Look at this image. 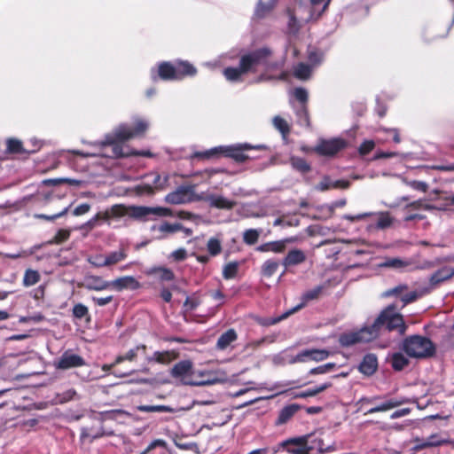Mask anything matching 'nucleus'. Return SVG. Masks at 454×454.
<instances>
[{"label":"nucleus","instance_id":"nucleus-1","mask_svg":"<svg viewBox=\"0 0 454 454\" xmlns=\"http://www.w3.org/2000/svg\"><path fill=\"white\" fill-rule=\"evenodd\" d=\"M381 326H386L387 330L396 329L401 333L406 330L402 315L395 312V307L389 306L380 313L372 326L340 335V343L342 346H351L359 342L371 341L378 336Z\"/></svg>","mask_w":454,"mask_h":454},{"label":"nucleus","instance_id":"nucleus-2","mask_svg":"<svg viewBox=\"0 0 454 454\" xmlns=\"http://www.w3.org/2000/svg\"><path fill=\"white\" fill-rule=\"evenodd\" d=\"M406 354L415 358H426L434 353V346L432 341L422 336L414 335L406 339L403 345Z\"/></svg>","mask_w":454,"mask_h":454},{"label":"nucleus","instance_id":"nucleus-3","mask_svg":"<svg viewBox=\"0 0 454 454\" xmlns=\"http://www.w3.org/2000/svg\"><path fill=\"white\" fill-rule=\"evenodd\" d=\"M151 215L172 216L171 209L163 207L129 206V217L138 221H147Z\"/></svg>","mask_w":454,"mask_h":454},{"label":"nucleus","instance_id":"nucleus-4","mask_svg":"<svg viewBox=\"0 0 454 454\" xmlns=\"http://www.w3.org/2000/svg\"><path fill=\"white\" fill-rule=\"evenodd\" d=\"M270 55V51L266 48L246 52L240 57L239 65L246 74L249 72H254L255 67L258 65L263 63Z\"/></svg>","mask_w":454,"mask_h":454},{"label":"nucleus","instance_id":"nucleus-5","mask_svg":"<svg viewBox=\"0 0 454 454\" xmlns=\"http://www.w3.org/2000/svg\"><path fill=\"white\" fill-rule=\"evenodd\" d=\"M148 128V124L143 120H137L134 129L126 126L119 127L114 134V137H107L108 144L128 140L143 135Z\"/></svg>","mask_w":454,"mask_h":454},{"label":"nucleus","instance_id":"nucleus-6","mask_svg":"<svg viewBox=\"0 0 454 454\" xmlns=\"http://www.w3.org/2000/svg\"><path fill=\"white\" fill-rule=\"evenodd\" d=\"M192 386H210L227 381V377L224 372L218 371H206L195 370L193 375Z\"/></svg>","mask_w":454,"mask_h":454},{"label":"nucleus","instance_id":"nucleus-7","mask_svg":"<svg viewBox=\"0 0 454 454\" xmlns=\"http://www.w3.org/2000/svg\"><path fill=\"white\" fill-rule=\"evenodd\" d=\"M195 369L190 360L180 361L176 364L171 371V376L178 380L181 384L192 386Z\"/></svg>","mask_w":454,"mask_h":454},{"label":"nucleus","instance_id":"nucleus-8","mask_svg":"<svg viewBox=\"0 0 454 454\" xmlns=\"http://www.w3.org/2000/svg\"><path fill=\"white\" fill-rule=\"evenodd\" d=\"M347 146V142L340 137L321 139L313 151L321 156L332 157Z\"/></svg>","mask_w":454,"mask_h":454},{"label":"nucleus","instance_id":"nucleus-9","mask_svg":"<svg viewBox=\"0 0 454 454\" xmlns=\"http://www.w3.org/2000/svg\"><path fill=\"white\" fill-rule=\"evenodd\" d=\"M280 446L292 454H309L312 449L308 445V436L286 440Z\"/></svg>","mask_w":454,"mask_h":454},{"label":"nucleus","instance_id":"nucleus-10","mask_svg":"<svg viewBox=\"0 0 454 454\" xmlns=\"http://www.w3.org/2000/svg\"><path fill=\"white\" fill-rule=\"evenodd\" d=\"M330 356V352L326 349H305L293 357L290 363H305L309 360L321 362Z\"/></svg>","mask_w":454,"mask_h":454},{"label":"nucleus","instance_id":"nucleus-11","mask_svg":"<svg viewBox=\"0 0 454 454\" xmlns=\"http://www.w3.org/2000/svg\"><path fill=\"white\" fill-rule=\"evenodd\" d=\"M384 296H396L401 299L403 306L416 301L420 294L417 291H408L406 285H399L384 293Z\"/></svg>","mask_w":454,"mask_h":454},{"label":"nucleus","instance_id":"nucleus-12","mask_svg":"<svg viewBox=\"0 0 454 454\" xmlns=\"http://www.w3.org/2000/svg\"><path fill=\"white\" fill-rule=\"evenodd\" d=\"M305 8L301 5L296 7L293 12H288V29L290 33H296L300 28V22L315 20L313 15H304Z\"/></svg>","mask_w":454,"mask_h":454},{"label":"nucleus","instance_id":"nucleus-13","mask_svg":"<svg viewBox=\"0 0 454 454\" xmlns=\"http://www.w3.org/2000/svg\"><path fill=\"white\" fill-rule=\"evenodd\" d=\"M140 286V283L132 276H124L110 281V288L117 292L124 289L136 290Z\"/></svg>","mask_w":454,"mask_h":454},{"label":"nucleus","instance_id":"nucleus-14","mask_svg":"<svg viewBox=\"0 0 454 454\" xmlns=\"http://www.w3.org/2000/svg\"><path fill=\"white\" fill-rule=\"evenodd\" d=\"M179 230H183V224L180 223H170L168 222H162L159 225L155 224L151 227V231L156 232L158 234L157 239H165L168 235L179 231Z\"/></svg>","mask_w":454,"mask_h":454},{"label":"nucleus","instance_id":"nucleus-15","mask_svg":"<svg viewBox=\"0 0 454 454\" xmlns=\"http://www.w3.org/2000/svg\"><path fill=\"white\" fill-rule=\"evenodd\" d=\"M83 364L84 361L80 356L69 352L64 353L56 362V366L62 370L78 367Z\"/></svg>","mask_w":454,"mask_h":454},{"label":"nucleus","instance_id":"nucleus-16","mask_svg":"<svg viewBox=\"0 0 454 454\" xmlns=\"http://www.w3.org/2000/svg\"><path fill=\"white\" fill-rule=\"evenodd\" d=\"M82 286L90 291H104L110 288V281H106L99 276L87 275Z\"/></svg>","mask_w":454,"mask_h":454},{"label":"nucleus","instance_id":"nucleus-17","mask_svg":"<svg viewBox=\"0 0 454 454\" xmlns=\"http://www.w3.org/2000/svg\"><path fill=\"white\" fill-rule=\"evenodd\" d=\"M192 197L190 194V190L188 188L181 187L168 193L165 197V201L169 204H184L192 201Z\"/></svg>","mask_w":454,"mask_h":454},{"label":"nucleus","instance_id":"nucleus-18","mask_svg":"<svg viewBox=\"0 0 454 454\" xmlns=\"http://www.w3.org/2000/svg\"><path fill=\"white\" fill-rule=\"evenodd\" d=\"M411 400L408 399V398H405V397H402V398H392V399H389V400H387L386 402L370 409L368 411H367V414H372V413H375V412H383V411H387L389 410H392V409H395V408H397L403 404H405V403H410Z\"/></svg>","mask_w":454,"mask_h":454},{"label":"nucleus","instance_id":"nucleus-19","mask_svg":"<svg viewBox=\"0 0 454 454\" xmlns=\"http://www.w3.org/2000/svg\"><path fill=\"white\" fill-rule=\"evenodd\" d=\"M350 183L347 180L333 181L329 176H325L317 185V189L325 192L330 189H348Z\"/></svg>","mask_w":454,"mask_h":454},{"label":"nucleus","instance_id":"nucleus-20","mask_svg":"<svg viewBox=\"0 0 454 454\" xmlns=\"http://www.w3.org/2000/svg\"><path fill=\"white\" fill-rule=\"evenodd\" d=\"M205 200L211 207L219 209H231L236 205L235 201L230 200L223 196L208 195Z\"/></svg>","mask_w":454,"mask_h":454},{"label":"nucleus","instance_id":"nucleus-21","mask_svg":"<svg viewBox=\"0 0 454 454\" xmlns=\"http://www.w3.org/2000/svg\"><path fill=\"white\" fill-rule=\"evenodd\" d=\"M378 367L377 357L374 355H366L362 363L360 364L359 370L365 375H372L375 372Z\"/></svg>","mask_w":454,"mask_h":454},{"label":"nucleus","instance_id":"nucleus-22","mask_svg":"<svg viewBox=\"0 0 454 454\" xmlns=\"http://www.w3.org/2000/svg\"><path fill=\"white\" fill-rule=\"evenodd\" d=\"M306 260L305 254L300 249H293L288 252L287 255L283 261V264L286 267L297 265L303 262Z\"/></svg>","mask_w":454,"mask_h":454},{"label":"nucleus","instance_id":"nucleus-23","mask_svg":"<svg viewBox=\"0 0 454 454\" xmlns=\"http://www.w3.org/2000/svg\"><path fill=\"white\" fill-rule=\"evenodd\" d=\"M227 148L229 149V152L227 153H224L225 155L234 158L237 161H244L247 159V157L246 155H244L243 153H241L240 151L249 150L254 147L248 144H243V145H239L236 148H232V147H227ZM254 148L262 149L264 147L262 145H258V146H255Z\"/></svg>","mask_w":454,"mask_h":454},{"label":"nucleus","instance_id":"nucleus-24","mask_svg":"<svg viewBox=\"0 0 454 454\" xmlns=\"http://www.w3.org/2000/svg\"><path fill=\"white\" fill-rule=\"evenodd\" d=\"M159 76L163 80H176V67L168 62H163L159 66Z\"/></svg>","mask_w":454,"mask_h":454},{"label":"nucleus","instance_id":"nucleus-25","mask_svg":"<svg viewBox=\"0 0 454 454\" xmlns=\"http://www.w3.org/2000/svg\"><path fill=\"white\" fill-rule=\"evenodd\" d=\"M229 152V149L224 146H218L212 148L210 150L201 152V153H196L193 154L194 158H199L201 160H209L213 158H218L220 155L223 153H227Z\"/></svg>","mask_w":454,"mask_h":454},{"label":"nucleus","instance_id":"nucleus-26","mask_svg":"<svg viewBox=\"0 0 454 454\" xmlns=\"http://www.w3.org/2000/svg\"><path fill=\"white\" fill-rule=\"evenodd\" d=\"M176 356L177 354L175 351L155 352L152 357L148 358V361H154L161 364H168L171 361L175 360Z\"/></svg>","mask_w":454,"mask_h":454},{"label":"nucleus","instance_id":"nucleus-27","mask_svg":"<svg viewBox=\"0 0 454 454\" xmlns=\"http://www.w3.org/2000/svg\"><path fill=\"white\" fill-rule=\"evenodd\" d=\"M236 339H237L236 332L232 329H230L219 337L217 343H216V347L218 349L223 350L231 342H233Z\"/></svg>","mask_w":454,"mask_h":454},{"label":"nucleus","instance_id":"nucleus-28","mask_svg":"<svg viewBox=\"0 0 454 454\" xmlns=\"http://www.w3.org/2000/svg\"><path fill=\"white\" fill-rule=\"evenodd\" d=\"M330 0H310L311 11L310 15L317 20L326 10Z\"/></svg>","mask_w":454,"mask_h":454},{"label":"nucleus","instance_id":"nucleus-29","mask_svg":"<svg viewBox=\"0 0 454 454\" xmlns=\"http://www.w3.org/2000/svg\"><path fill=\"white\" fill-rule=\"evenodd\" d=\"M454 275V270L451 268H442L437 270L431 276L430 281L433 284H438L444 280L450 278Z\"/></svg>","mask_w":454,"mask_h":454},{"label":"nucleus","instance_id":"nucleus-30","mask_svg":"<svg viewBox=\"0 0 454 454\" xmlns=\"http://www.w3.org/2000/svg\"><path fill=\"white\" fill-rule=\"evenodd\" d=\"M246 73L242 70L240 65L238 67H227L223 70V75L230 82L242 81V75Z\"/></svg>","mask_w":454,"mask_h":454},{"label":"nucleus","instance_id":"nucleus-31","mask_svg":"<svg viewBox=\"0 0 454 454\" xmlns=\"http://www.w3.org/2000/svg\"><path fill=\"white\" fill-rule=\"evenodd\" d=\"M176 67L177 79H181L185 75H194L196 74V68L188 62L181 61L178 62Z\"/></svg>","mask_w":454,"mask_h":454},{"label":"nucleus","instance_id":"nucleus-32","mask_svg":"<svg viewBox=\"0 0 454 454\" xmlns=\"http://www.w3.org/2000/svg\"><path fill=\"white\" fill-rule=\"evenodd\" d=\"M410 264L411 263L408 261L400 258H387L383 262L380 264V267L402 270Z\"/></svg>","mask_w":454,"mask_h":454},{"label":"nucleus","instance_id":"nucleus-33","mask_svg":"<svg viewBox=\"0 0 454 454\" xmlns=\"http://www.w3.org/2000/svg\"><path fill=\"white\" fill-rule=\"evenodd\" d=\"M312 68L306 64L300 63L294 68V74L301 80H308L311 75Z\"/></svg>","mask_w":454,"mask_h":454},{"label":"nucleus","instance_id":"nucleus-34","mask_svg":"<svg viewBox=\"0 0 454 454\" xmlns=\"http://www.w3.org/2000/svg\"><path fill=\"white\" fill-rule=\"evenodd\" d=\"M297 411V408L294 405L285 407L279 412V415L277 419L278 425H282L286 423Z\"/></svg>","mask_w":454,"mask_h":454},{"label":"nucleus","instance_id":"nucleus-35","mask_svg":"<svg viewBox=\"0 0 454 454\" xmlns=\"http://www.w3.org/2000/svg\"><path fill=\"white\" fill-rule=\"evenodd\" d=\"M408 359L402 353H395L391 358V364L395 370L401 371L408 364Z\"/></svg>","mask_w":454,"mask_h":454},{"label":"nucleus","instance_id":"nucleus-36","mask_svg":"<svg viewBox=\"0 0 454 454\" xmlns=\"http://www.w3.org/2000/svg\"><path fill=\"white\" fill-rule=\"evenodd\" d=\"M278 268V262L274 260H267L262 266V273L264 277H271Z\"/></svg>","mask_w":454,"mask_h":454},{"label":"nucleus","instance_id":"nucleus-37","mask_svg":"<svg viewBox=\"0 0 454 454\" xmlns=\"http://www.w3.org/2000/svg\"><path fill=\"white\" fill-rule=\"evenodd\" d=\"M296 241V238H289L283 240L270 242V249L274 253H282L286 247L287 243H293Z\"/></svg>","mask_w":454,"mask_h":454},{"label":"nucleus","instance_id":"nucleus-38","mask_svg":"<svg viewBox=\"0 0 454 454\" xmlns=\"http://www.w3.org/2000/svg\"><path fill=\"white\" fill-rule=\"evenodd\" d=\"M126 256L127 255L124 250L122 249L110 253L109 254L106 255L107 267L121 262L126 258Z\"/></svg>","mask_w":454,"mask_h":454},{"label":"nucleus","instance_id":"nucleus-39","mask_svg":"<svg viewBox=\"0 0 454 454\" xmlns=\"http://www.w3.org/2000/svg\"><path fill=\"white\" fill-rule=\"evenodd\" d=\"M110 214H112L113 218L129 217V206L127 207L121 204L114 205L110 208Z\"/></svg>","mask_w":454,"mask_h":454},{"label":"nucleus","instance_id":"nucleus-40","mask_svg":"<svg viewBox=\"0 0 454 454\" xmlns=\"http://www.w3.org/2000/svg\"><path fill=\"white\" fill-rule=\"evenodd\" d=\"M273 125L278 130L281 132L283 137L287 136L290 132V127L287 121L280 116H275L273 118Z\"/></svg>","mask_w":454,"mask_h":454},{"label":"nucleus","instance_id":"nucleus-41","mask_svg":"<svg viewBox=\"0 0 454 454\" xmlns=\"http://www.w3.org/2000/svg\"><path fill=\"white\" fill-rule=\"evenodd\" d=\"M378 216L377 227L380 229H385L389 227L393 223V218L387 212H380L376 214Z\"/></svg>","mask_w":454,"mask_h":454},{"label":"nucleus","instance_id":"nucleus-42","mask_svg":"<svg viewBox=\"0 0 454 454\" xmlns=\"http://www.w3.org/2000/svg\"><path fill=\"white\" fill-rule=\"evenodd\" d=\"M40 279V275L36 270H27L25 272L23 284L26 286H30L35 285Z\"/></svg>","mask_w":454,"mask_h":454},{"label":"nucleus","instance_id":"nucleus-43","mask_svg":"<svg viewBox=\"0 0 454 454\" xmlns=\"http://www.w3.org/2000/svg\"><path fill=\"white\" fill-rule=\"evenodd\" d=\"M290 161H291L293 168L297 169L300 172L306 173V172L309 171V169H310L309 165L306 162L305 160H303L301 158L292 157Z\"/></svg>","mask_w":454,"mask_h":454},{"label":"nucleus","instance_id":"nucleus-44","mask_svg":"<svg viewBox=\"0 0 454 454\" xmlns=\"http://www.w3.org/2000/svg\"><path fill=\"white\" fill-rule=\"evenodd\" d=\"M140 348V347H137L135 348H132L129 350L125 355L118 356L114 361V364H121L123 361H133L136 359L137 355V350ZM141 348L145 349V346H141Z\"/></svg>","mask_w":454,"mask_h":454},{"label":"nucleus","instance_id":"nucleus-45","mask_svg":"<svg viewBox=\"0 0 454 454\" xmlns=\"http://www.w3.org/2000/svg\"><path fill=\"white\" fill-rule=\"evenodd\" d=\"M207 248L209 254L213 256L220 254L222 250L221 240L216 238H211L207 241Z\"/></svg>","mask_w":454,"mask_h":454},{"label":"nucleus","instance_id":"nucleus-46","mask_svg":"<svg viewBox=\"0 0 454 454\" xmlns=\"http://www.w3.org/2000/svg\"><path fill=\"white\" fill-rule=\"evenodd\" d=\"M239 269V264L236 262L227 263L223 270V276L226 279L232 278L236 276Z\"/></svg>","mask_w":454,"mask_h":454},{"label":"nucleus","instance_id":"nucleus-47","mask_svg":"<svg viewBox=\"0 0 454 454\" xmlns=\"http://www.w3.org/2000/svg\"><path fill=\"white\" fill-rule=\"evenodd\" d=\"M416 442H418V444L414 446V450H417L426 449V448L437 447V446H441L443 444H447V442H450L448 440H439L438 442H427V440H426V441L420 442L418 439H416Z\"/></svg>","mask_w":454,"mask_h":454},{"label":"nucleus","instance_id":"nucleus-48","mask_svg":"<svg viewBox=\"0 0 454 454\" xmlns=\"http://www.w3.org/2000/svg\"><path fill=\"white\" fill-rule=\"evenodd\" d=\"M259 236L260 232L257 230L249 229L244 232L243 239L245 243L254 245L257 242Z\"/></svg>","mask_w":454,"mask_h":454},{"label":"nucleus","instance_id":"nucleus-49","mask_svg":"<svg viewBox=\"0 0 454 454\" xmlns=\"http://www.w3.org/2000/svg\"><path fill=\"white\" fill-rule=\"evenodd\" d=\"M88 262L97 268L107 267L106 255L104 254H95L90 256L88 258Z\"/></svg>","mask_w":454,"mask_h":454},{"label":"nucleus","instance_id":"nucleus-50","mask_svg":"<svg viewBox=\"0 0 454 454\" xmlns=\"http://www.w3.org/2000/svg\"><path fill=\"white\" fill-rule=\"evenodd\" d=\"M335 364L333 363H328L323 365H320L318 367L313 368L309 371V374H325L327 372H332L335 368Z\"/></svg>","mask_w":454,"mask_h":454},{"label":"nucleus","instance_id":"nucleus-51","mask_svg":"<svg viewBox=\"0 0 454 454\" xmlns=\"http://www.w3.org/2000/svg\"><path fill=\"white\" fill-rule=\"evenodd\" d=\"M138 410L141 411H146V412L172 411L171 408H169L168 406H164V405H151V406L144 405V406L138 407Z\"/></svg>","mask_w":454,"mask_h":454},{"label":"nucleus","instance_id":"nucleus-52","mask_svg":"<svg viewBox=\"0 0 454 454\" xmlns=\"http://www.w3.org/2000/svg\"><path fill=\"white\" fill-rule=\"evenodd\" d=\"M88 313H89L88 308L82 303H78V304L74 305L73 308V315L76 318H79V319L82 318V317H86L88 315Z\"/></svg>","mask_w":454,"mask_h":454},{"label":"nucleus","instance_id":"nucleus-53","mask_svg":"<svg viewBox=\"0 0 454 454\" xmlns=\"http://www.w3.org/2000/svg\"><path fill=\"white\" fill-rule=\"evenodd\" d=\"M275 0H272L269 4H263L262 2H260L256 10V15L259 17H262L265 15L268 12H270L273 5H274Z\"/></svg>","mask_w":454,"mask_h":454},{"label":"nucleus","instance_id":"nucleus-54","mask_svg":"<svg viewBox=\"0 0 454 454\" xmlns=\"http://www.w3.org/2000/svg\"><path fill=\"white\" fill-rule=\"evenodd\" d=\"M70 236V231L68 230H59L55 235L52 243L60 244L66 241Z\"/></svg>","mask_w":454,"mask_h":454},{"label":"nucleus","instance_id":"nucleus-55","mask_svg":"<svg viewBox=\"0 0 454 454\" xmlns=\"http://www.w3.org/2000/svg\"><path fill=\"white\" fill-rule=\"evenodd\" d=\"M75 395H76L75 390L68 389V390L65 391L63 394L59 395V397H58L59 401L58 402L60 403H64L66 402H68V401L74 399Z\"/></svg>","mask_w":454,"mask_h":454},{"label":"nucleus","instance_id":"nucleus-56","mask_svg":"<svg viewBox=\"0 0 454 454\" xmlns=\"http://www.w3.org/2000/svg\"><path fill=\"white\" fill-rule=\"evenodd\" d=\"M168 176H165L163 178L157 175L153 181L155 189L163 190L168 186Z\"/></svg>","mask_w":454,"mask_h":454},{"label":"nucleus","instance_id":"nucleus-57","mask_svg":"<svg viewBox=\"0 0 454 454\" xmlns=\"http://www.w3.org/2000/svg\"><path fill=\"white\" fill-rule=\"evenodd\" d=\"M347 204V200L345 199L340 200L333 203L332 205L326 207L328 216L331 217L334 214V210L336 207H342Z\"/></svg>","mask_w":454,"mask_h":454},{"label":"nucleus","instance_id":"nucleus-58","mask_svg":"<svg viewBox=\"0 0 454 454\" xmlns=\"http://www.w3.org/2000/svg\"><path fill=\"white\" fill-rule=\"evenodd\" d=\"M374 215L373 213H363V214H359V215H345L343 216L344 219L353 223V222H356V221H360V220H364L365 219L366 217H369L371 215Z\"/></svg>","mask_w":454,"mask_h":454},{"label":"nucleus","instance_id":"nucleus-59","mask_svg":"<svg viewBox=\"0 0 454 454\" xmlns=\"http://www.w3.org/2000/svg\"><path fill=\"white\" fill-rule=\"evenodd\" d=\"M374 148V142L372 140L364 141L359 147V153L363 155L367 154Z\"/></svg>","mask_w":454,"mask_h":454},{"label":"nucleus","instance_id":"nucleus-60","mask_svg":"<svg viewBox=\"0 0 454 454\" xmlns=\"http://www.w3.org/2000/svg\"><path fill=\"white\" fill-rule=\"evenodd\" d=\"M294 94L296 99L302 103H305L308 99V91L305 89L297 88L294 90Z\"/></svg>","mask_w":454,"mask_h":454},{"label":"nucleus","instance_id":"nucleus-61","mask_svg":"<svg viewBox=\"0 0 454 454\" xmlns=\"http://www.w3.org/2000/svg\"><path fill=\"white\" fill-rule=\"evenodd\" d=\"M408 184L415 189V190H419V191H421V192H427V189H428V185L427 183L425 182H421V181H411L408 183Z\"/></svg>","mask_w":454,"mask_h":454},{"label":"nucleus","instance_id":"nucleus-62","mask_svg":"<svg viewBox=\"0 0 454 454\" xmlns=\"http://www.w3.org/2000/svg\"><path fill=\"white\" fill-rule=\"evenodd\" d=\"M8 149L12 153H19L21 151V143L16 139L8 140Z\"/></svg>","mask_w":454,"mask_h":454},{"label":"nucleus","instance_id":"nucleus-63","mask_svg":"<svg viewBox=\"0 0 454 454\" xmlns=\"http://www.w3.org/2000/svg\"><path fill=\"white\" fill-rule=\"evenodd\" d=\"M90 205L84 203V204H82V205L76 207L74 208L73 214L76 216L82 215L88 213L90 211Z\"/></svg>","mask_w":454,"mask_h":454},{"label":"nucleus","instance_id":"nucleus-64","mask_svg":"<svg viewBox=\"0 0 454 454\" xmlns=\"http://www.w3.org/2000/svg\"><path fill=\"white\" fill-rule=\"evenodd\" d=\"M171 256L174 258V260L176 261H183L185 259L186 257V250L184 249V248H179L176 251H174L172 254H171Z\"/></svg>","mask_w":454,"mask_h":454}]
</instances>
